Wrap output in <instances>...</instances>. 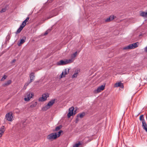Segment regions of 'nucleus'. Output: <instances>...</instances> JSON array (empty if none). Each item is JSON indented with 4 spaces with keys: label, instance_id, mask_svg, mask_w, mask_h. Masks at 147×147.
<instances>
[{
    "label": "nucleus",
    "instance_id": "f257e3e1",
    "mask_svg": "<svg viewBox=\"0 0 147 147\" xmlns=\"http://www.w3.org/2000/svg\"><path fill=\"white\" fill-rule=\"evenodd\" d=\"M55 99L51 100L48 103L47 105L42 108V110L44 111H46L49 109L55 103Z\"/></svg>",
    "mask_w": 147,
    "mask_h": 147
},
{
    "label": "nucleus",
    "instance_id": "f03ea898",
    "mask_svg": "<svg viewBox=\"0 0 147 147\" xmlns=\"http://www.w3.org/2000/svg\"><path fill=\"white\" fill-rule=\"evenodd\" d=\"M58 137V135L56 133H53L50 134L47 137V138L49 140L52 141L56 139Z\"/></svg>",
    "mask_w": 147,
    "mask_h": 147
},
{
    "label": "nucleus",
    "instance_id": "7ed1b4c3",
    "mask_svg": "<svg viewBox=\"0 0 147 147\" xmlns=\"http://www.w3.org/2000/svg\"><path fill=\"white\" fill-rule=\"evenodd\" d=\"M138 43V42H137L132 44H130L129 45L124 47L123 49L126 50L134 49L138 47L137 43Z\"/></svg>",
    "mask_w": 147,
    "mask_h": 147
},
{
    "label": "nucleus",
    "instance_id": "20e7f679",
    "mask_svg": "<svg viewBox=\"0 0 147 147\" xmlns=\"http://www.w3.org/2000/svg\"><path fill=\"white\" fill-rule=\"evenodd\" d=\"M70 60L66 59L64 61L61 60L60 61L57 62V64L58 65H64L68 63H70L69 61Z\"/></svg>",
    "mask_w": 147,
    "mask_h": 147
},
{
    "label": "nucleus",
    "instance_id": "39448f33",
    "mask_svg": "<svg viewBox=\"0 0 147 147\" xmlns=\"http://www.w3.org/2000/svg\"><path fill=\"white\" fill-rule=\"evenodd\" d=\"M49 94L48 93H45L42 95V97L39 98V100L40 101H43L47 99V98L49 97Z\"/></svg>",
    "mask_w": 147,
    "mask_h": 147
},
{
    "label": "nucleus",
    "instance_id": "423d86ee",
    "mask_svg": "<svg viewBox=\"0 0 147 147\" xmlns=\"http://www.w3.org/2000/svg\"><path fill=\"white\" fill-rule=\"evenodd\" d=\"M33 95L32 92H28L27 93L26 96L24 99L25 101H28L32 97Z\"/></svg>",
    "mask_w": 147,
    "mask_h": 147
},
{
    "label": "nucleus",
    "instance_id": "0eeeda50",
    "mask_svg": "<svg viewBox=\"0 0 147 147\" xmlns=\"http://www.w3.org/2000/svg\"><path fill=\"white\" fill-rule=\"evenodd\" d=\"M105 85H102L98 87L97 89L94 91V92L95 93H97L101 92V90H103L105 89Z\"/></svg>",
    "mask_w": 147,
    "mask_h": 147
},
{
    "label": "nucleus",
    "instance_id": "6e6552de",
    "mask_svg": "<svg viewBox=\"0 0 147 147\" xmlns=\"http://www.w3.org/2000/svg\"><path fill=\"white\" fill-rule=\"evenodd\" d=\"M6 119L8 121H11L13 118L12 114L11 112L7 113L6 115Z\"/></svg>",
    "mask_w": 147,
    "mask_h": 147
},
{
    "label": "nucleus",
    "instance_id": "1a4fd4ad",
    "mask_svg": "<svg viewBox=\"0 0 147 147\" xmlns=\"http://www.w3.org/2000/svg\"><path fill=\"white\" fill-rule=\"evenodd\" d=\"M74 107H71L69 109V113L67 114V116L68 118H69L70 117L72 116L74 114Z\"/></svg>",
    "mask_w": 147,
    "mask_h": 147
},
{
    "label": "nucleus",
    "instance_id": "9d476101",
    "mask_svg": "<svg viewBox=\"0 0 147 147\" xmlns=\"http://www.w3.org/2000/svg\"><path fill=\"white\" fill-rule=\"evenodd\" d=\"M77 54V52H75L74 53L72 54L71 55V58L68 60H70L69 61L70 63L73 62L75 59V58L76 57Z\"/></svg>",
    "mask_w": 147,
    "mask_h": 147
},
{
    "label": "nucleus",
    "instance_id": "9b49d317",
    "mask_svg": "<svg viewBox=\"0 0 147 147\" xmlns=\"http://www.w3.org/2000/svg\"><path fill=\"white\" fill-rule=\"evenodd\" d=\"M69 69L67 68L65 69L64 71L61 74V78L65 77L66 75L67 74L69 73Z\"/></svg>",
    "mask_w": 147,
    "mask_h": 147
},
{
    "label": "nucleus",
    "instance_id": "f8f14e48",
    "mask_svg": "<svg viewBox=\"0 0 147 147\" xmlns=\"http://www.w3.org/2000/svg\"><path fill=\"white\" fill-rule=\"evenodd\" d=\"M30 80H29L30 82H31L33 81L35 78L34 73L33 72H31L30 74Z\"/></svg>",
    "mask_w": 147,
    "mask_h": 147
},
{
    "label": "nucleus",
    "instance_id": "ddd939ff",
    "mask_svg": "<svg viewBox=\"0 0 147 147\" xmlns=\"http://www.w3.org/2000/svg\"><path fill=\"white\" fill-rule=\"evenodd\" d=\"M115 17L116 18V17ZM115 18V16L113 15H111L109 18L106 19L105 20V21L106 22H109L113 20Z\"/></svg>",
    "mask_w": 147,
    "mask_h": 147
},
{
    "label": "nucleus",
    "instance_id": "4468645a",
    "mask_svg": "<svg viewBox=\"0 0 147 147\" xmlns=\"http://www.w3.org/2000/svg\"><path fill=\"white\" fill-rule=\"evenodd\" d=\"M142 126L143 129H144L145 131L147 132V124L146 123L145 121L144 120L142 122Z\"/></svg>",
    "mask_w": 147,
    "mask_h": 147
},
{
    "label": "nucleus",
    "instance_id": "2eb2a0df",
    "mask_svg": "<svg viewBox=\"0 0 147 147\" xmlns=\"http://www.w3.org/2000/svg\"><path fill=\"white\" fill-rule=\"evenodd\" d=\"M115 87H119L121 88H123L124 87V86L123 84L121 83V82H120L118 83H116L115 84Z\"/></svg>",
    "mask_w": 147,
    "mask_h": 147
},
{
    "label": "nucleus",
    "instance_id": "dca6fc26",
    "mask_svg": "<svg viewBox=\"0 0 147 147\" xmlns=\"http://www.w3.org/2000/svg\"><path fill=\"white\" fill-rule=\"evenodd\" d=\"M26 39V37L25 36H23L22 39H21L20 43H18V45L19 46L21 45V44L24 43L25 42V40Z\"/></svg>",
    "mask_w": 147,
    "mask_h": 147
},
{
    "label": "nucleus",
    "instance_id": "f3484780",
    "mask_svg": "<svg viewBox=\"0 0 147 147\" xmlns=\"http://www.w3.org/2000/svg\"><path fill=\"white\" fill-rule=\"evenodd\" d=\"M5 131V129L4 126H2L0 128V137H1Z\"/></svg>",
    "mask_w": 147,
    "mask_h": 147
},
{
    "label": "nucleus",
    "instance_id": "a211bd4d",
    "mask_svg": "<svg viewBox=\"0 0 147 147\" xmlns=\"http://www.w3.org/2000/svg\"><path fill=\"white\" fill-rule=\"evenodd\" d=\"M11 82V81L10 80H9L7 81L6 82L4 83L3 84V86L4 87L10 84Z\"/></svg>",
    "mask_w": 147,
    "mask_h": 147
},
{
    "label": "nucleus",
    "instance_id": "6ab92c4d",
    "mask_svg": "<svg viewBox=\"0 0 147 147\" xmlns=\"http://www.w3.org/2000/svg\"><path fill=\"white\" fill-rule=\"evenodd\" d=\"M140 16L144 17H147V12L142 11L140 13Z\"/></svg>",
    "mask_w": 147,
    "mask_h": 147
},
{
    "label": "nucleus",
    "instance_id": "aec40b11",
    "mask_svg": "<svg viewBox=\"0 0 147 147\" xmlns=\"http://www.w3.org/2000/svg\"><path fill=\"white\" fill-rule=\"evenodd\" d=\"M85 115V113L83 112L81 113H79L77 115V117H80V118H82L84 117Z\"/></svg>",
    "mask_w": 147,
    "mask_h": 147
},
{
    "label": "nucleus",
    "instance_id": "412c9836",
    "mask_svg": "<svg viewBox=\"0 0 147 147\" xmlns=\"http://www.w3.org/2000/svg\"><path fill=\"white\" fill-rule=\"evenodd\" d=\"M62 127V126L61 125H60L59 126H57V127H56L54 131H57L59 130L60 129H61Z\"/></svg>",
    "mask_w": 147,
    "mask_h": 147
},
{
    "label": "nucleus",
    "instance_id": "4be33fe9",
    "mask_svg": "<svg viewBox=\"0 0 147 147\" xmlns=\"http://www.w3.org/2000/svg\"><path fill=\"white\" fill-rule=\"evenodd\" d=\"M23 29L21 28V27H20L18 29L16 33V34H18L21 31H22Z\"/></svg>",
    "mask_w": 147,
    "mask_h": 147
},
{
    "label": "nucleus",
    "instance_id": "5701e85b",
    "mask_svg": "<svg viewBox=\"0 0 147 147\" xmlns=\"http://www.w3.org/2000/svg\"><path fill=\"white\" fill-rule=\"evenodd\" d=\"M78 71H77V72L76 73H75L72 76V78H76L78 74Z\"/></svg>",
    "mask_w": 147,
    "mask_h": 147
},
{
    "label": "nucleus",
    "instance_id": "b1692460",
    "mask_svg": "<svg viewBox=\"0 0 147 147\" xmlns=\"http://www.w3.org/2000/svg\"><path fill=\"white\" fill-rule=\"evenodd\" d=\"M36 102H35L34 103L31 105L30 106V107L31 108H33L35 107L37 105Z\"/></svg>",
    "mask_w": 147,
    "mask_h": 147
},
{
    "label": "nucleus",
    "instance_id": "393cba45",
    "mask_svg": "<svg viewBox=\"0 0 147 147\" xmlns=\"http://www.w3.org/2000/svg\"><path fill=\"white\" fill-rule=\"evenodd\" d=\"M139 119L140 120V121H141L142 122L143 121V120H144V121H145L144 119V117L143 115H140V117Z\"/></svg>",
    "mask_w": 147,
    "mask_h": 147
},
{
    "label": "nucleus",
    "instance_id": "a878e982",
    "mask_svg": "<svg viewBox=\"0 0 147 147\" xmlns=\"http://www.w3.org/2000/svg\"><path fill=\"white\" fill-rule=\"evenodd\" d=\"M81 144L80 142H79L78 143H76L74 145L73 147H78Z\"/></svg>",
    "mask_w": 147,
    "mask_h": 147
},
{
    "label": "nucleus",
    "instance_id": "bb28decb",
    "mask_svg": "<svg viewBox=\"0 0 147 147\" xmlns=\"http://www.w3.org/2000/svg\"><path fill=\"white\" fill-rule=\"evenodd\" d=\"M29 19V18L28 17L26 18L23 22L25 24H26V23L28 21Z\"/></svg>",
    "mask_w": 147,
    "mask_h": 147
},
{
    "label": "nucleus",
    "instance_id": "cd10ccee",
    "mask_svg": "<svg viewBox=\"0 0 147 147\" xmlns=\"http://www.w3.org/2000/svg\"><path fill=\"white\" fill-rule=\"evenodd\" d=\"M26 24H25L22 22V24L20 26V27L22 29H23V28L26 26Z\"/></svg>",
    "mask_w": 147,
    "mask_h": 147
},
{
    "label": "nucleus",
    "instance_id": "c85d7f7f",
    "mask_svg": "<svg viewBox=\"0 0 147 147\" xmlns=\"http://www.w3.org/2000/svg\"><path fill=\"white\" fill-rule=\"evenodd\" d=\"M7 78V76L4 75L3 76L2 78L1 79V81H4L5 79L6 78Z\"/></svg>",
    "mask_w": 147,
    "mask_h": 147
},
{
    "label": "nucleus",
    "instance_id": "c756f323",
    "mask_svg": "<svg viewBox=\"0 0 147 147\" xmlns=\"http://www.w3.org/2000/svg\"><path fill=\"white\" fill-rule=\"evenodd\" d=\"M31 82H30V81H28L24 85V86H28L29 84Z\"/></svg>",
    "mask_w": 147,
    "mask_h": 147
},
{
    "label": "nucleus",
    "instance_id": "7c9ffc66",
    "mask_svg": "<svg viewBox=\"0 0 147 147\" xmlns=\"http://www.w3.org/2000/svg\"><path fill=\"white\" fill-rule=\"evenodd\" d=\"M5 8H4V9L3 8L2 9L1 11L0 12H1V13H3V12H5Z\"/></svg>",
    "mask_w": 147,
    "mask_h": 147
},
{
    "label": "nucleus",
    "instance_id": "2f4dec72",
    "mask_svg": "<svg viewBox=\"0 0 147 147\" xmlns=\"http://www.w3.org/2000/svg\"><path fill=\"white\" fill-rule=\"evenodd\" d=\"M78 117H77V116H76V123H77L79 121V119L78 118Z\"/></svg>",
    "mask_w": 147,
    "mask_h": 147
},
{
    "label": "nucleus",
    "instance_id": "473e14b6",
    "mask_svg": "<svg viewBox=\"0 0 147 147\" xmlns=\"http://www.w3.org/2000/svg\"><path fill=\"white\" fill-rule=\"evenodd\" d=\"M62 132V130H60L59 131V132H58V137H59V136L60 135V134H61V133Z\"/></svg>",
    "mask_w": 147,
    "mask_h": 147
},
{
    "label": "nucleus",
    "instance_id": "72a5a7b5",
    "mask_svg": "<svg viewBox=\"0 0 147 147\" xmlns=\"http://www.w3.org/2000/svg\"><path fill=\"white\" fill-rule=\"evenodd\" d=\"M49 32L47 30V31L45 32L44 33V35H46L48 34Z\"/></svg>",
    "mask_w": 147,
    "mask_h": 147
},
{
    "label": "nucleus",
    "instance_id": "f704fd0d",
    "mask_svg": "<svg viewBox=\"0 0 147 147\" xmlns=\"http://www.w3.org/2000/svg\"><path fill=\"white\" fill-rule=\"evenodd\" d=\"M16 60L15 59H13L12 61V63H14L16 62Z\"/></svg>",
    "mask_w": 147,
    "mask_h": 147
},
{
    "label": "nucleus",
    "instance_id": "c9c22d12",
    "mask_svg": "<svg viewBox=\"0 0 147 147\" xmlns=\"http://www.w3.org/2000/svg\"><path fill=\"white\" fill-rule=\"evenodd\" d=\"M52 17V16L51 17H48L45 20H48L51 18Z\"/></svg>",
    "mask_w": 147,
    "mask_h": 147
},
{
    "label": "nucleus",
    "instance_id": "e433bc0d",
    "mask_svg": "<svg viewBox=\"0 0 147 147\" xmlns=\"http://www.w3.org/2000/svg\"><path fill=\"white\" fill-rule=\"evenodd\" d=\"M51 29H49L47 30V31H48V32H50L51 30Z\"/></svg>",
    "mask_w": 147,
    "mask_h": 147
},
{
    "label": "nucleus",
    "instance_id": "4c0bfd02",
    "mask_svg": "<svg viewBox=\"0 0 147 147\" xmlns=\"http://www.w3.org/2000/svg\"><path fill=\"white\" fill-rule=\"evenodd\" d=\"M76 113V111L75 110L74 112V115H75Z\"/></svg>",
    "mask_w": 147,
    "mask_h": 147
}]
</instances>
